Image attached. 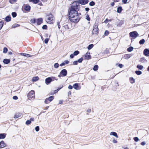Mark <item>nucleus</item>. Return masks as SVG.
<instances>
[{
    "instance_id": "nucleus-26",
    "label": "nucleus",
    "mask_w": 149,
    "mask_h": 149,
    "mask_svg": "<svg viewBox=\"0 0 149 149\" xmlns=\"http://www.w3.org/2000/svg\"><path fill=\"white\" fill-rule=\"evenodd\" d=\"M122 8L121 7H119L117 8V12L118 13H120L122 10Z\"/></svg>"
},
{
    "instance_id": "nucleus-24",
    "label": "nucleus",
    "mask_w": 149,
    "mask_h": 149,
    "mask_svg": "<svg viewBox=\"0 0 149 149\" xmlns=\"http://www.w3.org/2000/svg\"><path fill=\"white\" fill-rule=\"evenodd\" d=\"M29 1L34 4H36L39 2V0H29Z\"/></svg>"
},
{
    "instance_id": "nucleus-52",
    "label": "nucleus",
    "mask_w": 149,
    "mask_h": 149,
    "mask_svg": "<svg viewBox=\"0 0 149 149\" xmlns=\"http://www.w3.org/2000/svg\"><path fill=\"white\" fill-rule=\"evenodd\" d=\"M31 122H26L25 124L27 125H29L31 124Z\"/></svg>"
},
{
    "instance_id": "nucleus-56",
    "label": "nucleus",
    "mask_w": 149,
    "mask_h": 149,
    "mask_svg": "<svg viewBox=\"0 0 149 149\" xmlns=\"http://www.w3.org/2000/svg\"><path fill=\"white\" fill-rule=\"evenodd\" d=\"M113 143H117L118 141L116 140H115L114 139L113 140Z\"/></svg>"
},
{
    "instance_id": "nucleus-38",
    "label": "nucleus",
    "mask_w": 149,
    "mask_h": 149,
    "mask_svg": "<svg viewBox=\"0 0 149 149\" xmlns=\"http://www.w3.org/2000/svg\"><path fill=\"white\" fill-rule=\"evenodd\" d=\"M145 42V40L144 39H142V40H140L139 41V44H143Z\"/></svg>"
},
{
    "instance_id": "nucleus-54",
    "label": "nucleus",
    "mask_w": 149,
    "mask_h": 149,
    "mask_svg": "<svg viewBox=\"0 0 149 149\" xmlns=\"http://www.w3.org/2000/svg\"><path fill=\"white\" fill-rule=\"evenodd\" d=\"M13 99L15 100H17L18 99V97L17 96H15L13 97Z\"/></svg>"
},
{
    "instance_id": "nucleus-31",
    "label": "nucleus",
    "mask_w": 149,
    "mask_h": 149,
    "mask_svg": "<svg viewBox=\"0 0 149 149\" xmlns=\"http://www.w3.org/2000/svg\"><path fill=\"white\" fill-rule=\"evenodd\" d=\"M98 66L97 65H95L93 68V70L94 71H96L98 70Z\"/></svg>"
},
{
    "instance_id": "nucleus-45",
    "label": "nucleus",
    "mask_w": 149,
    "mask_h": 149,
    "mask_svg": "<svg viewBox=\"0 0 149 149\" xmlns=\"http://www.w3.org/2000/svg\"><path fill=\"white\" fill-rule=\"evenodd\" d=\"M12 15L13 17H15L16 16L17 14L15 12H13L12 13Z\"/></svg>"
},
{
    "instance_id": "nucleus-23",
    "label": "nucleus",
    "mask_w": 149,
    "mask_h": 149,
    "mask_svg": "<svg viewBox=\"0 0 149 149\" xmlns=\"http://www.w3.org/2000/svg\"><path fill=\"white\" fill-rule=\"evenodd\" d=\"M11 17L9 16L6 17L5 19V21L7 22L10 21L11 20Z\"/></svg>"
},
{
    "instance_id": "nucleus-2",
    "label": "nucleus",
    "mask_w": 149,
    "mask_h": 149,
    "mask_svg": "<svg viewBox=\"0 0 149 149\" xmlns=\"http://www.w3.org/2000/svg\"><path fill=\"white\" fill-rule=\"evenodd\" d=\"M80 8V6L78 1H74L72 4L70 10H79Z\"/></svg>"
},
{
    "instance_id": "nucleus-12",
    "label": "nucleus",
    "mask_w": 149,
    "mask_h": 149,
    "mask_svg": "<svg viewBox=\"0 0 149 149\" xmlns=\"http://www.w3.org/2000/svg\"><path fill=\"white\" fill-rule=\"evenodd\" d=\"M144 54L146 56H149V49H146L144 50L143 51Z\"/></svg>"
},
{
    "instance_id": "nucleus-39",
    "label": "nucleus",
    "mask_w": 149,
    "mask_h": 149,
    "mask_svg": "<svg viewBox=\"0 0 149 149\" xmlns=\"http://www.w3.org/2000/svg\"><path fill=\"white\" fill-rule=\"evenodd\" d=\"M89 5L90 6H93L95 5V3L94 2L92 1L90 2V3H89Z\"/></svg>"
},
{
    "instance_id": "nucleus-10",
    "label": "nucleus",
    "mask_w": 149,
    "mask_h": 149,
    "mask_svg": "<svg viewBox=\"0 0 149 149\" xmlns=\"http://www.w3.org/2000/svg\"><path fill=\"white\" fill-rule=\"evenodd\" d=\"M88 0H79L78 1L79 3L82 5L86 4L88 3Z\"/></svg>"
},
{
    "instance_id": "nucleus-34",
    "label": "nucleus",
    "mask_w": 149,
    "mask_h": 149,
    "mask_svg": "<svg viewBox=\"0 0 149 149\" xmlns=\"http://www.w3.org/2000/svg\"><path fill=\"white\" fill-rule=\"evenodd\" d=\"M21 55H22L23 56H26V57H31L30 55L28 54H21Z\"/></svg>"
},
{
    "instance_id": "nucleus-63",
    "label": "nucleus",
    "mask_w": 149,
    "mask_h": 149,
    "mask_svg": "<svg viewBox=\"0 0 149 149\" xmlns=\"http://www.w3.org/2000/svg\"><path fill=\"white\" fill-rule=\"evenodd\" d=\"M118 66L120 68H122L123 67V65L122 64H119Z\"/></svg>"
},
{
    "instance_id": "nucleus-27",
    "label": "nucleus",
    "mask_w": 149,
    "mask_h": 149,
    "mask_svg": "<svg viewBox=\"0 0 149 149\" xmlns=\"http://www.w3.org/2000/svg\"><path fill=\"white\" fill-rule=\"evenodd\" d=\"M137 68H138L139 70H142L143 68V66L140 65H138L137 66Z\"/></svg>"
},
{
    "instance_id": "nucleus-11",
    "label": "nucleus",
    "mask_w": 149,
    "mask_h": 149,
    "mask_svg": "<svg viewBox=\"0 0 149 149\" xmlns=\"http://www.w3.org/2000/svg\"><path fill=\"white\" fill-rule=\"evenodd\" d=\"M91 56L90 55V53L89 52L86 53L85 55V59L86 60H88L91 58Z\"/></svg>"
},
{
    "instance_id": "nucleus-61",
    "label": "nucleus",
    "mask_w": 149,
    "mask_h": 149,
    "mask_svg": "<svg viewBox=\"0 0 149 149\" xmlns=\"http://www.w3.org/2000/svg\"><path fill=\"white\" fill-rule=\"evenodd\" d=\"M128 0H123L122 2L124 3H127V2Z\"/></svg>"
},
{
    "instance_id": "nucleus-1",
    "label": "nucleus",
    "mask_w": 149,
    "mask_h": 149,
    "mask_svg": "<svg viewBox=\"0 0 149 149\" xmlns=\"http://www.w3.org/2000/svg\"><path fill=\"white\" fill-rule=\"evenodd\" d=\"M69 17L71 22L74 23L78 22L80 20L77 10H70Z\"/></svg>"
},
{
    "instance_id": "nucleus-46",
    "label": "nucleus",
    "mask_w": 149,
    "mask_h": 149,
    "mask_svg": "<svg viewBox=\"0 0 149 149\" xmlns=\"http://www.w3.org/2000/svg\"><path fill=\"white\" fill-rule=\"evenodd\" d=\"M83 60V58H80L77 61L79 63H81L82 62V61Z\"/></svg>"
},
{
    "instance_id": "nucleus-16",
    "label": "nucleus",
    "mask_w": 149,
    "mask_h": 149,
    "mask_svg": "<svg viewBox=\"0 0 149 149\" xmlns=\"http://www.w3.org/2000/svg\"><path fill=\"white\" fill-rule=\"evenodd\" d=\"M43 21V20L42 18H40L36 20V22L37 23V24L38 25H40V24H41L42 22Z\"/></svg>"
},
{
    "instance_id": "nucleus-18",
    "label": "nucleus",
    "mask_w": 149,
    "mask_h": 149,
    "mask_svg": "<svg viewBox=\"0 0 149 149\" xmlns=\"http://www.w3.org/2000/svg\"><path fill=\"white\" fill-rule=\"evenodd\" d=\"M110 135L116 137L117 138H118V136L117 135V134L115 132H111V133H110Z\"/></svg>"
},
{
    "instance_id": "nucleus-40",
    "label": "nucleus",
    "mask_w": 149,
    "mask_h": 149,
    "mask_svg": "<svg viewBox=\"0 0 149 149\" xmlns=\"http://www.w3.org/2000/svg\"><path fill=\"white\" fill-rule=\"evenodd\" d=\"M35 131L37 132H38V131H39V130H40V127L39 126H36L35 127Z\"/></svg>"
},
{
    "instance_id": "nucleus-13",
    "label": "nucleus",
    "mask_w": 149,
    "mask_h": 149,
    "mask_svg": "<svg viewBox=\"0 0 149 149\" xmlns=\"http://www.w3.org/2000/svg\"><path fill=\"white\" fill-rule=\"evenodd\" d=\"M73 87L76 90H79L80 89V87L79 86L78 84L76 83L73 84Z\"/></svg>"
},
{
    "instance_id": "nucleus-62",
    "label": "nucleus",
    "mask_w": 149,
    "mask_h": 149,
    "mask_svg": "<svg viewBox=\"0 0 149 149\" xmlns=\"http://www.w3.org/2000/svg\"><path fill=\"white\" fill-rule=\"evenodd\" d=\"M69 63V61L68 60H66L64 61V63H65V64H68Z\"/></svg>"
},
{
    "instance_id": "nucleus-5",
    "label": "nucleus",
    "mask_w": 149,
    "mask_h": 149,
    "mask_svg": "<svg viewBox=\"0 0 149 149\" xmlns=\"http://www.w3.org/2000/svg\"><path fill=\"white\" fill-rule=\"evenodd\" d=\"M27 97L29 100L34 99L35 97L34 91L33 90L31 91L28 94Z\"/></svg>"
},
{
    "instance_id": "nucleus-33",
    "label": "nucleus",
    "mask_w": 149,
    "mask_h": 149,
    "mask_svg": "<svg viewBox=\"0 0 149 149\" xmlns=\"http://www.w3.org/2000/svg\"><path fill=\"white\" fill-rule=\"evenodd\" d=\"M133 139L136 142H138L139 140V138L137 137H134Z\"/></svg>"
},
{
    "instance_id": "nucleus-36",
    "label": "nucleus",
    "mask_w": 149,
    "mask_h": 149,
    "mask_svg": "<svg viewBox=\"0 0 149 149\" xmlns=\"http://www.w3.org/2000/svg\"><path fill=\"white\" fill-rule=\"evenodd\" d=\"M133 48L132 47H130L127 49V50L128 52H131L133 50Z\"/></svg>"
},
{
    "instance_id": "nucleus-19",
    "label": "nucleus",
    "mask_w": 149,
    "mask_h": 149,
    "mask_svg": "<svg viewBox=\"0 0 149 149\" xmlns=\"http://www.w3.org/2000/svg\"><path fill=\"white\" fill-rule=\"evenodd\" d=\"M10 62V60L9 59H5L3 61V63L5 64H8Z\"/></svg>"
},
{
    "instance_id": "nucleus-6",
    "label": "nucleus",
    "mask_w": 149,
    "mask_h": 149,
    "mask_svg": "<svg viewBox=\"0 0 149 149\" xmlns=\"http://www.w3.org/2000/svg\"><path fill=\"white\" fill-rule=\"evenodd\" d=\"M130 36L135 39L139 36V35L138 33L136 31H134L131 32L129 33Z\"/></svg>"
},
{
    "instance_id": "nucleus-37",
    "label": "nucleus",
    "mask_w": 149,
    "mask_h": 149,
    "mask_svg": "<svg viewBox=\"0 0 149 149\" xmlns=\"http://www.w3.org/2000/svg\"><path fill=\"white\" fill-rule=\"evenodd\" d=\"M131 56L129 54H126L124 56V57L126 59L129 58Z\"/></svg>"
},
{
    "instance_id": "nucleus-53",
    "label": "nucleus",
    "mask_w": 149,
    "mask_h": 149,
    "mask_svg": "<svg viewBox=\"0 0 149 149\" xmlns=\"http://www.w3.org/2000/svg\"><path fill=\"white\" fill-rule=\"evenodd\" d=\"M146 143L145 141H142L141 143V144L142 146H144L145 145Z\"/></svg>"
},
{
    "instance_id": "nucleus-41",
    "label": "nucleus",
    "mask_w": 149,
    "mask_h": 149,
    "mask_svg": "<svg viewBox=\"0 0 149 149\" xmlns=\"http://www.w3.org/2000/svg\"><path fill=\"white\" fill-rule=\"evenodd\" d=\"M17 0H10L9 2L11 4H13L16 2Z\"/></svg>"
},
{
    "instance_id": "nucleus-60",
    "label": "nucleus",
    "mask_w": 149,
    "mask_h": 149,
    "mask_svg": "<svg viewBox=\"0 0 149 149\" xmlns=\"http://www.w3.org/2000/svg\"><path fill=\"white\" fill-rule=\"evenodd\" d=\"M74 54H72L70 55V57L71 58H73L74 57Z\"/></svg>"
},
{
    "instance_id": "nucleus-8",
    "label": "nucleus",
    "mask_w": 149,
    "mask_h": 149,
    "mask_svg": "<svg viewBox=\"0 0 149 149\" xmlns=\"http://www.w3.org/2000/svg\"><path fill=\"white\" fill-rule=\"evenodd\" d=\"M54 96H52L49 97L48 98H46L45 101V103L46 104L49 103L54 99Z\"/></svg>"
},
{
    "instance_id": "nucleus-22",
    "label": "nucleus",
    "mask_w": 149,
    "mask_h": 149,
    "mask_svg": "<svg viewBox=\"0 0 149 149\" xmlns=\"http://www.w3.org/2000/svg\"><path fill=\"white\" fill-rule=\"evenodd\" d=\"M140 61L143 63H146L147 62V60L144 58H141L140 60Z\"/></svg>"
},
{
    "instance_id": "nucleus-20",
    "label": "nucleus",
    "mask_w": 149,
    "mask_h": 149,
    "mask_svg": "<svg viewBox=\"0 0 149 149\" xmlns=\"http://www.w3.org/2000/svg\"><path fill=\"white\" fill-rule=\"evenodd\" d=\"M21 114L19 113H16L14 116V118H17L21 117Z\"/></svg>"
},
{
    "instance_id": "nucleus-4",
    "label": "nucleus",
    "mask_w": 149,
    "mask_h": 149,
    "mask_svg": "<svg viewBox=\"0 0 149 149\" xmlns=\"http://www.w3.org/2000/svg\"><path fill=\"white\" fill-rule=\"evenodd\" d=\"M54 80H57V79L54 77H48L45 79V83L47 85L49 84L52 81Z\"/></svg>"
},
{
    "instance_id": "nucleus-51",
    "label": "nucleus",
    "mask_w": 149,
    "mask_h": 149,
    "mask_svg": "<svg viewBox=\"0 0 149 149\" xmlns=\"http://www.w3.org/2000/svg\"><path fill=\"white\" fill-rule=\"evenodd\" d=\"M109 34V32L107 31H105L104 33V34L106 36L108 35Z\"/></svg>"
},
{
    "instance_id": "nucleus-21",
    "label": "nucleus",
    "mask_w": 149,
    "mask_h": 149,
    "mask_svg": "<svg viewBox=\"0 0 149 149\" xmlns=\"http://www.w3.org/2000/svg\"><path fill=\"white\" fill-rule=\"evenodd\" d=\"M39 78L38 77H34L32 79V81L33 82H35L38 80Z\"/></svg>"
},
{
    "instance_id": "nucleus-42",
    "label": "nucleus",
    "mask_w": 149,
    "mask_h": 149,
    "mask_svg": "<svg viewBox=\"0 0 149 149\" xmlns=\"http://www.w3.org/2000/svg\"><path fill=\"white\" fill-rule=\"evenodd\" d=\"M30 22L31 23H34L36 22V21L35 19L34 18L32 19L31 20Z\"/></svg>"
},
{
    "instance_id": "nucleus-43",
    "label": "nucleus",
    "mask_w": 149,
    "mask_h": 149,
    "mask_svg": "<svg viewBox=\"0 0 149 149\" xmlns=\"http://www.w3.org/2000/svg\"><path fill=\"white\" fill-rule=\"evenodd\" d=\"M79 52L78 51H74V53L73 54L74 55V56H76L78 54H79Z\"/></svg>"
},
{
    "instance_id": "nucleus-57",
    "label": "nucleus",
    "mask_w": 149,
    "mask_h": 149,
    "mask_svg": "<svg viewBox=\"0 0 149 149\" xmlns=\"http://www.w3.org/2000/svg\"><path fill=\"white\" fill-rule=\"evenodd\" d=\"M109 20L108 19H106L104 21V22L106 24L107 23Z\"/></svg>"
},
{
    "instance_id": "nucleus-44",
    "label": "nucleus",
    "mask_w": 149,
    "mask_h": 149,
    "mask_svg": "<svg viewBox=\"0 0 149 149\" xmlns=\"http://www.w3.org/2000/svg\"><path fill=\"white\" fill-rule=\"evenodd\" d=\"M59 66V64L58 63H55L54 65V67L56 68H57Z\"/></svg>"
},
{
    "instance_id": "nucleus-30",
    "label": "nucleus",
    "mask_w": 149,
    "mask_h": 149,
    "mask_svg": "<svg viewBox=\"0 0 149 149\" xmlns=\"http://www.w3.org/2000/svg\"><path fill=\"white\" fill-rule=\"evenodd\" d=\"M4 24V22L2 21H0V30L2 28Z\"/></svg>"
},
{
    "instance_id": "nucleus-64",
    "label": "nucleus",
    "mask_w": 149,
    "mask_h": 149,
    "mask_svg": "<svg viewBox=\"0 0 149 149\" xmlns=\"http://www.w3.org/2000/svg\"><path fill=\"white\" fill-rule=\"evenodd\" d=\"M65 65V63H61L60 65V66H63Z\"/></svg>"
},
{
    "instance_id": "nucleus-29",
    "label": "nucleus",
    "mask_w": 149,
    "mask_h": 149,
    "mask_svg": "<svg viewBox=\"0 0 149 149\" xmlns=\"http://www.w3.org/2000/svg\"><path fill=\"white\" fill-rule=\"evenodd\" d=\"M135 73L137 75H140L142 73V72L141 71L139 70L136 71L135 72Z\"/></svg>"
},
{
    "instance_id": "nucleus-32",
    "label": "nucleus",
    "mask_w": 149,
    "mask_h": 149,
    "mask_svg": "<svg viewBox=\"0 0 149 149\" xmlns=\"http://www.w3.org/2000/svg\"><path fill=\"white\" fill-rule=\"evenodd\" d=\"M85 18L88 21H90V18L88 14L86 15Z\"/></svg>"
},
{
    "instance_id": "nucleus-17",
    "label": "nucleus",
    "mask_w": 149,
    "mask_h": 149,
    "mask_svg": "<svg viewBox=\"0 0 149 149\" xmlns=\"http://www.w3.org/2000/svg\"><path fill=\"white\" fill-rule=\"evenodd\" d=\"M129 81L131 84H133L135 83V80L133 77H130L129 78Z\"/></svg>"
},
{
    "instance_id": "nucleus-55",
    "label": "nucleus",
    "mask_w": 149,
    "mask_h": 149,
    "mask_svg": "<svg viewBox=\"0 0 149 149\" xmlns=\"http://www.w3.org/2000/svg\"><path fill=\"white\" fill-rule=\"evenodd\" d=\"M91 110L90 109H88L87 110L86 112L87 113V114H88L89 113L91 112Z\"/></svg>"
},
{
    "instance_id": "nucleus-35",
    "label": "nucleus",
    "mask_w": 149,
    "mask_h": 149,
    "mask_svg": "<svg viewBox=\"0 0 149 149\" xmlns=\"http://www.w3.org/2000/svg\"><path fill=\"white\" fill-rule=\"evenodd\" d=\"M19 26V25L17 24H14L12 25V28H14L16 27H18Z\"/></svg>"
},
{
    "instance_id": "nucleus-25",
    "label": "nucleus",
    "mask_w": 149,
    "mask_h": 149,
    "mask_svg": "<svg viewBox=\"0 0 149 149\" xmlns=\"http://www.w3.org/2000/svg\"><path fill=\"white\" fill-rule=\"evenodd\" d=\"M31 7L29 6H25L24 9L26 11H29L30 10Z\"/></svg>"
},
{
    "instance_id": "nucleus-58",
    "label": "nucleus",
    "mask_w": 149,
    "mask_h": 149,
    "mask_svg": "<svg viewBox=\"0 0 149 149\" xmlns=\"http://www.w3.org/2000/svg\"><path fill=\"white\" fill-rule=\"evenodd\" d=\"M73 87L71 85H69L68 87V88L69 89H72Z\"/></svg>"
},
{
    "instance_id": "nucleus-3",
    "label": "nucleus",
    "mask_w": 149,
    "mask_h": 149,
    "mask_svg": "<svg viewBox=\"0 0 149 149\" xmlns=\"http://www.w3.org/2000/svg\"><path fill=\"white\" fill-rule=\"evenodd\" d=\"M54 19V17L52 14H49L47 16L46 21L47 23L51 24L53 23Z\"/></svg>"
},
{
    "instance_id": "nucleus-28",
    "label": "nucleus",
    "mask_w": 149,
    "mask_h": 149,
    "mask_svg": "<svg viewBox=\"0 0 149 149\" xmlns=\"http://www.w3.org/2000/svg\"><path fill=\"white\" fill-rule=\"evenodd\" d=\"M93 44L89 45L87 47L88 49V50H90L93 47Z\"/></svg>"
},
{
    "instance_id": "nucleus-15",
    "label": "nucleus",
    "mask_w": 149,
    "mask_h": 149,
    "mask_svg": "<svg viewBox=\"0 0 149 149\" xmlns=\"http://www.w3.org/2000/svg\"><path fill=\"white\" fill-rule=\"evenodd\" d=\"M6 133H0V139H4L6 138Z\"/></svg>"
},
{
    "instance_id": "nucleus-48",
    "label": "nucleus",
    "mask_w": 149,
    "mask_h": 149,
    "mask_svg": "<svg viewBox=\"0 0 149 149\" xmlns=\"http://www.w3.org/2000/svg\"><path fill=\"white\" fill-rule=\"evenodd\" d=\"M72 63L73 65H77L78 64V62L77 61H75L73 62Z\"/></svg>"
},
{
    "instance_id": "nucleus-49",
    "label": "nucleus",
    "mask_w": 149,
    "mask_h": 149,
    "mask_svg": "<svg viewBox=\"0 0 149 149\" xmlns=\"http://www.w3.org/2000/svg\"><path fill=\"white\" fill-rule=\"evenodd\" d=\"M47 28V26L46 25H44L42 27V28L43 29H46Z\"/></svg>"
},
{
    "instance_id": "nucleus-59",
    "label": "nucleus",
    "mask_w": 149,
    "mask_h": 149,
    "mask_svg": "<svg viewBox=\"0 0 149 149\" xmlns=\"http://www.w3.org/2000/svg\"><path fill=\"white\" fill-rule=\"evenodd\" d=\"M63 102V100H60L59 101V104H62Z\"/></svg>"
},
{
    "instance_id": "nucleus-9",
    "label": "nucleus",
    "mask_w": 149,
    "mask_h": 149,
    "mask_svg": "<svg viewBox=\"0 0 149 149\" xmlns=\"http://www.w3.org/2000/svg\"><path fill=\"white\" fill-rule=\"evenodd\" d=\"M7 146V145L2 140L0 142V148H2Z\"/></svg>"
},
{
    "instance_id": "nucleus-47",
    "label": "nucleus",
    "mask_w": 149,
    "mask_h": 149,
    "mask_svg": "<svg viewBox=\"0 0 149 149\" xmlns=\"http://www.w3.org/2000/svg\"><path fill=\"white\" fill-rule=\"evenodd\" d=\"M8 51V49L6 47H4L3 49V52L4 53H6Z\"/></svg>"
},
{
    "instance_id": "nucleus-14",
    "label": "nucleus",
    "mask_w": 149,
    "mask_h": 149,
    "mask_svg": "<svg viewBox=\"0 0 149 149\" xmlns=\"http://www.w3.org/2000/svg\"><path fill=\"white\" fill-rule=\"evenodd\" d=\"M67 71L65 69H63L61 70L60 73L62 74L63 76H65L67 74Z\"/></svg>"
},
{
    "instance_id": "nucleus-50",
    "label": "nucleus",
    "mask_w": 149,
    "mask_h": 149,
    "mask_svg": "<svg viewBox=\"0 0 149 149\" xmlns=\"http://www.w3.org/2000/svg\"><path fill=\"white\" fill-rule=\"evenodd\" d=\"M49 39L48 38H46L45 40V42L46 44H47L49 41Z\"/></svg>"
},
{
    "instance_id": "nucleus-7",
    "label": "nucleus",
    "mask_w": 149,
    "mask_h": 149,
    "mask_svg": "<svg viewBox=\"0 0 149 149\" xmlns=\"http://www.w3.org/2000/svg\"><path fill=\"white\" fill-rule=\"evenodd\" d=\"M98 33V25L95 24L93 26L92 33L93 34H97Z\"/></svg>"
}]
</instances>
